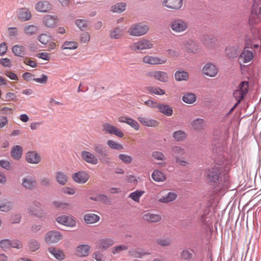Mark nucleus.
Instances as JSON below:
<instances>
[{"label": "nucleus", "instance_id": "1", "mask_svg": "<svg viewBox=\"0 0 261 261\" xmlns=\"http://www.w3.org/2000/svg\"><path fill=\"white\" fill-rule=\"evenodd\" d=\"M222 169L221 165L217 164L213 167L207 169L205 171V176L208 184L216 190L227 189L229 187V180L227 175H222Z\"/></svg>", "mask_w": 261, "mask_h": 261}, {"label": "nucleus", "instance_id": "2", "mask_svg": "<svg viewBox=\"0 0 261 261\" xmlns=\"http://www.w3.org/2000/svg\"><path fill=\"white\" fill-rule=\"evenodd\" d=\"M244 47L239 56V59L243 60L244 63H247L251 61L254 57L252 51L249 49H252L253 42H256L257 40H254L253 38H251L248 35L244 36Z\"/></svg>", "mask_w": 261, "mask_h": 261}, {"label": "nucleus", "instance_id": "3", "mask_svg": "<svg viewBox=\"0 0 261 261\" xmlns=\"http://www.w3.org/2000/svg\"><path fill=\"white\" fill-rule=\"evenodd\" d=\"M93 150L96 156L101 162L109 164L110 158H109V150L107 147L101 144H96L93 145Z\"/></svg>", "mask_w": 261, "mask_h": 261}, {"label": "nucleus", "instance_id": "4", "mask_svg": "<svg viewBox=\"0 0 261 261\" xmlns=\"http://www.w3.org/2000/svg\"><path fill=\"white\" fill-rule=\"evenodd\" d=\"M249 83L248 81H242L239 85L237 89L233 92V96L236 100L242 101L249 90Z\"/></svg>", "mask_w": 261, "mask_h": 261}, {"label": "nucleus", "instance_id": "5", "mask_svg": "<svg viewBox=\"0 0 261 261\" xmlns=\"http://www.w3.org/2000/svg\"><path fill=\"white\" fill-rule=\"evenodd\" d=\"M149 30L147 25L142 23L133 24L128 30V33L130 36H140L146 34Z\"/></svg>", "mask_w": 261, "mask_h": 261}, {"label": "nucleus", "instance_id": "6", "mask_svg": "<svg viewBox=\"0 0 261 261\" xmlns=\"http://www.w3.org/2000/svg\"><path fill=\"white\" fill-rule=\"evenodd\" d=\"M63 239L61 232L58 231L51 230L47 232L45 237V240L48 244H52L59 242Z\"/></svg>", "mask_w": 261, "mask_h": 261}, {"label": "nucleus", "instance_id": "7", "mask_svg": "<svg viewBox=\"0 0 261 261\" xmlns=\"http://www.w3.org/2000/svg\"><path fill=\"white\" fill-rule=\"evenodd\" d=\"M170 27L175 32H181L185 31L188 28V24L182 19H176L171 21Z\"/></svg>", "mask_w": 261, "mask_h": 261}, {"label": "nucleus", "instance_id": "8", "mask_svg": "<svg viewBox=\"0 0 261 261\" xmlns=\"http://www.w3.org/2000/svg\"><path fill=\"white\" fill-rule=\"evenodd\" d=\"M153 47V44L146 39H142L134 43L131 46V48L133 50H143L146 49H149Z\"/></svg>", "mask_w": 261, "mask_h": 261}, {"label": "nucleus", "instance_id": "9", "mask_svg": "<svg viewBox=\"0 0 261 261\" xmlns=\"http://www.w3.org/2000/svg\"><path fill=\"white\" fill-rule=\"evenodd\" d=\"M218 72L217 67L212 63L206 64L202 68V73L208 76L214 77Z\"/></svg>", "mask_w": 261, "mask_h": 261}, {"label": "nucleus", "instance_id": "10", "mask_svg": "<svg viewBox=\"0 0 261 261\" xmlns=\"http://www.w3.org/2000/svg\"><path fill=\"white\" fill-rule=\"evenodd\" d=\"M103 130L107 133L114 135L119 138H122L124 136L123 133L120 130L109 123H106L103 124Z\"/></svg>", "mask_w": 261, "mask_h": 261}, {"label": "nucleus", "instance_id": "11", "mask_svg": "<svg viewBox=\"0 0 261 261\" xmlns=\"http://www.w3.org/2000/svg\"><path fill=\"white\" fill-rule=\"evenodd\" d=\"M72 178L78 184H85L88 180L89 176L86 172L82 171L74 173Z\"/></svg>", "mask_w": 261, "mask_h": 261}, {"label": "nucleus", "instance_id": "12", "mask_svg": "<svg viewBox=\"0 0 261 261\" xmlns=\"http://www.w3.org/2000/svg\"><path fill=\"white\" fill-rule=\"evenodd\" d=\"M25 160L30 164H37L41 161L40 155L35 151H30L27 153Z\"/></svg>", "mask_w": 261, "mask_h": 261}, {"label": "nucleus", "instance_id": "13", "mask_svg": "<svg viewBox=\"0 0 261 261\" xmlns=\"http://www.w3.org/2000/svg\"><path fill=\"white\" fill-rule=\"evenodd\" d=\"M81 156L84 161L92 165H96L98 163V158L91 152L88 151H83Z\"/></svg>", "mask_w": 261, "mask_h": 261}, {"label": "nucleus", "instance_id": "14", "mask_svg": "<svg viewBox=\"0 0 261 261\" xmlns=\"http://www.w3.org/2000/svg\"><path fill=\"white\" fill-rule=\"evenodd\" d=\"M56 221L59 223L66 226L72 227L76 224L75 221L72 217L64 215L57 217Z\"/></svg>", "mask_w": 261, "mask_h": 261}, {"label": "nucleus", "instance_id": "15", "mask_svg": "<svg viewBox=\"0 0 261 261\" xmlns=\"http://www.w3.org/2000/svg\"><path fill=\"white\" fill-rule=\"evenodd\" d=\"M37 182L32 176L24 177L22 180V186L27 189L33 190L35 188Z\"/></svg>", "mask_w": 261, "mask_h": 261}, {"label": "nucleus", "instance_id": "16", "mask_svg": "<svg viewBox=\"0 0 261 261\" xmlns=\"http://www.w3.org/2000/svg\"><path fill=\"white\" fill-rule=\"evenodd\" d=\"M35 8L37 12L45 13L51 9V5L48 2L40 1L35 4Z\"/></svg>", "mask_w": 261, "mask_h": 261}, {"label": "nucleus", "instance_id": "17", "mask_svg": "<svg viewBox=\"0 0 261 261\" xmlns=\"http://www.w3.org/2000/svg\"><path fill=\"white\" fill-rule=\"evenodd\" d=\"M164 6L171 9H179L182 5V0H164Z\"/></svg>", "mask_w": 261, "mask_h": 261}, {"label": "nucleus", "instance_id": "18", "mask_svg": "<svg viewBox=\"0 0 261 261\" xmlns=\"http://www.w3.org/2000/svg\"><path fill=\"white\" fill-rule=\"evenodd\" d=\"M114 243V241L113 238H102L99 239L97 242V246L99 248H102L105 250L112 246Z\"/></svg>", "mask_w": 261, "mask_h": 261}, {"label": "nucleus", "instance_id": "19", "mask_svg": "<svg viewBox=\"0 0 261 261\" xmlns=\"http://www.w3.org/2000/svg\"><path fill=\"white\" fill-rule=\"evenodd\" d=\"M57 17L51 15H47L43 19V22L44 25L49 28L55 27L57 25Z\"/></svg>", "mask_w": 261, "mask_h": 261}, {"label": "nucleus", "instance_id": "20", "mask_svg": "<svg viewBox=\"0 0 261 261\" xmlns=\"http://www.w3.org/2000/svg\"><path fill=\"white\" fill-rule=\"evenodd\" d=\"M91 247L88 245H80L76 248V254L80 257H85L89 255Z\"/></svg>", "mask_w": 261, "mask_h": 261}, {"label": "nucleus", "instance_id": "21", "mask_svg": "<svg viewBox=\"0 0 261 261\" xmlns=\"http://www.w3.org/2000/svg\"><path fill=\"white\" fill-rule=\"evenodd\" d=\"M119 121L127 124L136 130L139 129L140 126L138 122L131 118L122 116L119 117Z\"/></svg>", "mask_w": 261, "mask_h": 261}, {"label": "nucleus", "instance_id": "22", "mask_svg": "<svg viewBox=\"0 0 261 261\" xmlns=\"http://www.w3.org/2000/svg\"><path fill=\"white\" fill-rule=\"evenodd\" d=\"M216 40V38L212 35H204L202 39L203 44L210 48L213 47L215 45Z\"/></svg>", "mask_w": 261, "mask_h": 261}, {"label": "nucleus", "instance_id": "23", "mask_svg": "<svg viewBox=\"0 0 261 261\" xmlns=\"http://www.w3.org/2000/svg\"><path fill=\"white\" fill-rule=\"evenodd\" d=\"M191 125L195 130L200 131L205 127V121L203 119L197 118L191 122Z\"/></svg>", "mask_w": 261, "mask_h": 261}, {"label": "nucleus", "instance_id": "24", "mask_svg": "<svg viewBox=\"0 0 261 261\" xmlns=\"http://www.w3.org/2000/svg\"><path fill=\"white\" fill-rule=\"evenodd\" d=\"M123 34V29L119 26H117L110 30L109 37L112 39H119L122 37Z\"/></svg>", "mask_w": 261, "mask_h": 261}, {"label": "nucleus", "instance_id": "25", "mask_svg": "<svg viewBox=\"0 0 261 261\" xmlns=\"http://www.w3.org/2000/svg\"><path fill=\"white\" fill-rule=\"evenodd\" d=\"M156 108L158 109L160 112L166 116H171L173 114L172 108L168 105L159 103L156 105Z\"/></svg>", "mask_w": 261, "mask_h": 261}, {"label": "nucleus", "instance_id": "26", "mask_svg": "<svg viewBox=\"0 0 261 261\" xmlns=\"http://www.w3.org/2000/svg\"><path fill=\"white\" fill-rule=\"evenodd\" d=\"M138 120L144 126L149 127H156L158 126L159 122L153 119L144 117H139Z\"/></svg>", "mask_w": 261, "mask_h": 261}, {"label": "nucleus", "instance_id": "27", "mask_svg": "<svg viewBox=\"0 0 261 261\" xmlns=\"http://www.w3.org/2000/svg\"><path fill=\"white\" fill-rule=\"evenodd\" d=\"M48 251L58 260H62L65 258L63 251L59 249L53 247H49Z\"/></svg>", "mask_w": 261, "mask_h": 261}, {"label": "nucleus", "instance_id": "28", "mask_svg": "<svg viewBox=\"0 0 261 261\" xmlns=\"http://www.w3.org/2000/svg\"><path fill=\"white\" fill-rule=\"evenodd\" d=\"M143 62L145 63L155 65V64H162L165 63L166 60H162L161 58L158 57H153L151 56H145L143 58Z\"/></svg>", "mask_w": 261, "mask_h": 261}, {"label": "nucleus", "instance_id": "29", "mask_svg": "<svg viewBox=\"0 0 261 261\" xmlns=\"http://www.w3.org/2000/svg\"><path fill=\"white\" fill-rule=\"evenodd\" d=\"M193 252V249H185L180 252V258L184 260L190 261L194 258Z\"/></svg>", "mask_w": 261, "mask_h": 261}, {"label": "nucleus", "instance_id": "30", "mask_svg": "<svg viewBox=\"0 0 261 261\" xmlns=\"http://www.w3.org/2000/svg\"><path fill=\"white\" fill-rule=\"evenodd\" d=\"M11 153V156L14 159L18 160L22 156V148L20 145H15L12 148Z\"/></svg>", "mask_w": 261, "mask_h": 261}, {"label": "nucleus", "instance_id": "31", "mask_svg": "<svg viewBox=\"0 0 261 261\" xmlns=\"http://www.w3.org/2000/svg\"><path fill=\"white\" fill-rule=\"evenodd\" d=\"M18 17L21 21H27L31 18V12L25 8L19 10L18 13Z\"/></svg>", "mask_w": 261, "mask_h": 261}, {"label": "nucleus", "instance_id": "32", "mask_svg": "<svg viewBox=\"0 0 261 261\" xmlns=\"http://www.w3.org/2000/svg\"><path fill=\"white\" fill-rule=\"evenodd\" d=\"M68 178L67 175L62 171H57L56 173V179L60 185H65L68 181Z\"/></svg>", "mask_w": 261, "mask_h": 261}, {"label": "nucleus", "instance_id": "33", "mask_svg": "<svg viewBox=\"0 0 261 261\" xmlns=\"http://www.w3.org/2000/svg\"><path fill=\"white\" fill-rule=\"evenodd\" d=\"M225 50L227 56L229 58H236L239 56V50L234 46L226 47Z\"/></svg>", "mask_w": 261, "mask_h": 261}, {"label": "nucleus", "instance_id": "34", "mask_svg": "<svg viewBox=\"0 0 261 261\" xmlns=\"http://www.w3.org/2000/svg\"><path fill=\"white\" fill-rule=\"evenodd\" d=\"M170 153L175 160L176 156L179 157L184 155L186 153V151L185 149L181 148L180 146H174L171 147Z\"/></svg>", "mask_w": 261, "mask_h": 261}, {"label": "nucleus", "instance_id": "35", "mask_svg": "<svg viewBox=\"0 0 261 261\" xmlns=\"http://www.w3.org/2000/svg\"><path fill=\"white\" fill-rule=\"evenodd\" d=\"M151 177L154 181L157 182L164 181L166 179L164 173L158 170L153 171Z\"/></svg>", "mask_w": 261, "mask_h": 261}, {"label": "nucleus", "instance_id": "36", "mask_svg": "<svg viewBox=\"0 0 261 261\" xmlns=\"http://www.w3.org/2000/svg\"><path fill=\"white\" fill-rule=\"evenodd\" d=\"M100 217L95 214H87L84 215L85 221L88 224H92L98 222Z\"/></svg>", "mask_w": 261, "mask_h": 261}, {"label": "nucleus", "instance_id": "37", "mask_svg": "<svg viewBox=\"0 0 261 261\" xmlns=\"http://www.w3.org/2000/svg\"><path fill=\"white\" fill-rule=\"evenodd\" d=\"M12 52L16 56L23 57L25 55L24 47L19 45H15L12 47Z\"/></svg>", "mask_w": 261, "mask_h": 261}, {"label": "nucleus", "instance_id": "38", "mask_svg": "<svg viewBox=\"0 0 261 261\" xmlns=\"http://www.w3.org/2000/svg\"><path fill=\"white\" fill-rule=\"evenodd\" d=\"M154 77L161 82H167L168 81V76L167 73L164 71H157L153 73Z\"/></svg>", "mask_w": 261, "mask_h": 261}, {"label": "nucleus", "instance_id": "39", "mask_svg": "<svg viewBox=\"0 0 261 261\" xmlns=\"http://www.w3.org/2000/svg\"><path fill=\"white\" fill-rule=\"evenodd\" d=\"M174 76L177 81H187L189 79L188 72L181 70L176 71Z\"/></svg>", "mask_w": 261, "mask_h": 261}, {"label": "nucleus", "instance_id": "40", "mask_svg": "<svg viewBox=\"0 0 261 261\" xmlns=\"http://www.w3.org/2000/svg\"><path fill=\"white\" fill-rule=\"evenodd\" d=\"M177 197V194L174 192H169L166 195L162 197L159 201L162 203H168L175 200Z\"/></svg>", "mask_w": 261, "mask_h": 261}, {"label": "nucleus", "instance_id": "41", "mask_svg": "<svg viewBox=\"0 0 261 261\" xmlns=\"http://www.w3.org/2000/svg\"><path fill=\"white\" fill-rule=\"evenodd\" d=\"M126 7V4L125 3H118L111 7V11L115 12L121 13L125 10Z\"/></svg>", "mask_w": 261, "mask_h": 261}, {"label": "nucleus", "instance_id": "42", "mask_svg": "<svg viewBox=\"0 0 261 261\" xmlns=\"http://www.w3.org/2000/svg\"><path fill=\"white\" fill-rule=\"evenodd\" d=\"M182 100L185 103L192 104L196 101V96L193 93H186L182 96Z\"/></svg>", "mask_w": 261, "mask_h": 261}, {"label": "nucleus", "instance_id": "43", "mask_svg": "<svg viewBox=\"0 0 261 261\" xmlns=\"http://www.w3.org/2000/svg\"><path fill=\"white\" fill-rule=\"evenodd\" d=\"M143 219L151 222H156L161 220V217L159 215L148 213L143 215Z\"/></svg>", "mask_w": 261, "mask_h": 261}, {"label": "nucleus", "instance_id": "44", "mask_svg": "<svg viewBox=\"0 0 261 261\" xmlns=\"http://www.w3.org/2000/svg\"><path fill=\"white\" fill-rule=\"evenodd\" d=\"M227 132V129H224L223 126H219L214 130V136L215 139H220Z\"/></svg>", "mask_w": 261, "mask_h": 261}, {"label": "nucleus", "instance_id": "45", "mask_svg": "<svg viewBox=\"0 0 261 261\" xmlns=\"http://www.w3.org/2000/svg\"><path fill=\"white\" fill-rule=\"evenodd\" d=\"M28 247L31 251L34 252L40 248V245L38 241L32 239L28 241Z\"/></svg>", "mask_w": 261, "mask_h": 261}, {"label": "nucleus", "instance_id": "46", "mask_svg": "<svg viewBox=\"0 0 261 261\" xmlns=\"http://www.w3.org/2000/svg\"><path fill=\"white\" fill-rule=\"evenodd\" d=\"M38 31V28L35 25H28L24 27L25 33L28 35L31 36L36 34Z\"/></svg>", "mask_w": 261, "mask_h": 261}, {"label": "nucleus", "instance_id": "47", "mask_svg": "<svg viewBox=\"0 0 261 261\" xmlns=\"http://www.w3.org/2000/svg\"><path fill=\"white\" fill-rule=\"evenodd\" d=\"M187 137V134L181 130L176 131L173 134V137L177 141H181L185 140Z\"/></svg>", "mask_w": 261, "mask_h": 261}, {"label": "nucleus", "instance_id": "48", "mask_svg": "<svg viewBox=\"0 0 261 261\" xmlns=\"http://www.w3.org/2000/svg\"><path fill=\"white\" fill-rule=\"evenodd\" d=\"M78 44L75 41H65L62 46V49H75Z\"/></svg>", "mask_w": 261, "mask_h": 261}, {"label": "nucleus", "instance_id": "49", "mask_svg": "<svg viewBox=\"0 0 261 261\" xmlns=\"http://www.w3.org/2000/svg\"><path fill=\"white\" fill-rule=\"evenodd\" d=\"M145 193L143 191L137 190L135 192L131 193L129 197L132 198L135 202H139L140 198Z\"/></svg>", "mask_w": 261, "mask_h": 261}, {"label": "nucleus", "instance_id": "50", "mask_svg": "<svg viewBox=\"0 0 261 261\" xmlns=\"http://www.w3.org/2000/svg\"><path fill=\"white\" fill-rule=\"evenodd\" d=\"M128 253L129 256L137 258H142L144 255L150 254V253L140 252L136 250L129 251Z\"/></svg>", "mask_w": 261, "mask_h": 261}, {"label": "nucleus", "instance_id": "51", "mask_svg": "<svg viewBox=\"0 0 261 261\" xmlns=\"http://www.w3.org/2000/svg\"><path fill=\"white\" fill-rule=\"evenodd\" d=\"M107 144L110 148L116 150H122L123 149V146L113 140H108Z\"/></svg>", "mask_w": 261, "mask_h": 261}, {"label": "nucleus", "instance_id": "52", "mask_svg": "<svg viewBox=\"0 0 261 261\" xmlns=\"http://www.w3.org/2000/svg\"><path fill=\"white\" fill-rule=\"evenodd\" d=\"M118 158L126 164H130L133 161V158L131 156L125 154H120L118 155Z\"/></svg>", "mask_w": 261, "mask_h": 261}, {"label": "nucleus", "instance_id": "53", "mask_svg": "<svg viewBox=\"0 0 261 261\" xmlns=\"http://www.w3.org/2000/svg\"><path fill=\"white\" fill-rule=\"evenodd\" d=\"M40 184L42 186L48 187L51 185V179L48 176L42 177L40 178Z\"/></svg>", "mask_w": 261, "mask_h": 261}, {"label": "nucleus", "instance_id": "54", "mask_svg": "<svg viewBox=\"0 0 261 261\" xmlns=\"http://www.w3.org/2000/svg\"><path fill=\"white\" fill-rule=\"evenodd\" d=\"M147 89L151 93L159 95H162L165 94V91L160 88H154L153 87H147Z\"/></svg>", "mask_w": 261, "mask_h": 261}, {"label": "nucleus", "instance_id": "55", "mask_svg": "<svg viewBox=\"0 0 261 261\" xmlns=\"http://www.w3.org/2000/svg\"><path fill=\"white\" fill-rule=\"evenodd\" d=\"M0 247L4 251L9 249L11 247V240L4 239L0 241Z\"/></svg>", "mask_w": 261, "mask_h": 261}, {"label": "nucleus", "instance_id": "56", "mask_svg": "<svg viewBox=\"0 0 261 261\" xmlns=\"http://www.w3.org/2000/svg\"><path fill=\"white\" fill-rule=\"evenodd\" d=\"M75 24L76 26L81 30H84L86 27H87V21L84 19H77L75 20Z\"/></svg>", "mask_w": 261, "mask_h": 261}, {"label": "nucleus", "instance_id": "57", "mask_svg": "<svg viewBox=\"0 0 261 261\" xmlns=\"http://www.w3.org/2000/svg\"><path fill=\"white\" fill-rule=\"evenodd\" d=\"M38 40L43 44H46L50 40V37L46 34H41L38 36Z\"/></svg>", "mask_w": 261, "mask_h": 261}, {"label": "nucleus", "instance_id": "58", "mask_svg": "<svg viewBox=\"0 0 261 261\" xmlns=\"http://www.w3.org/2000/svg\"><path fill=\"white\" fill-rule=\"evenodd\" d=\"M11 202L7 201L6 202L0 203V210L3 212H8L11 208Z\"/></svg>", "mask_w": 261, "mask_h": 261}, {"label": "nucleus", "instance_id": "59", "mask_svg": "<svg viewBox=\"0 0 261 261\" xmlns=\"http://www.w3.org/2000/svg\"><path fill=\"white\" fill-rule=\"evenodd\" d=\"M47 79L48 76L45 74H42L39 78H33V81L41 84H45L47 83Z\"/></svg>", "mask_w": 261, "mask_h": 261}, {"label": "nucleus", "instance_id": "60", "mask_svg": "<svg viewBox=\"0 0 261 261\" xmlns=\"http://www.w3.org/2000/svg\"><path fill=\"white\" fill-rule=\"evenodd\" d=\"M53 204L57 208H60L61 210H65L68 206V204L67 203L59 201H54L53 202Z\"/></svg>", "mask_w": 261, "mask_h": 261}, {"label": "nucleus", "instance_id": "61", "mask_svg": "<svg viewBox=\"0 0 261 261\" xmlns=\"http://www.w3.org/2000/svg\"><path fill=\"white\" fill-rule=\"evenodd\" d=\"M152 156L156 160L159 161H163L165 159L164 154L160 151H153L152 153Z\"/></svg>", "mask_w": 261, "mask_h": 261}, {"label": "nucleus", "instance_id": "62", "mask_svg": "<svg viewBox=\"0 0 261 261\" xmlns=\"http://www.w3.org/2000/svg\"><path fill=\"white\" fill-rule=\"evenodd\" d=\"M0 166L2 168L5 169L7 170H9L11 169V163L8 161L1 160Z\"/></svg>", "mask_w": 261, "mask_h": 261}, {"label": "nucleus", "instance_id": "63", "mask_svg": "<svg viewBox=\"0 0 261 261\" xmlns=\"http://www.w3.org/2000/svg\"><path fill=\"white\" fill-rule=\"evenodd\" d=\"M128 247L124 245L115 246L113 250L112 253L115 254L117 253L120 252L121 251L127 249Z\"/></svg>", "mask_w": 261, "mask_h": 261}, {"label": "nucleus", "instance_id": "64", "mask_svg": "<svg viewBox=\"0 0 261 261\" xmlns=\"http://www.w3.org/2000/svg\"><path fill=\"white\" fill-rule=\"evenodd\" d=\"M251 12L258 17L259 15H261V6L258 8L257 6L253 5Z\"/></svg>", "mask_w": 261, "mask_h": 261}]
</instances>
